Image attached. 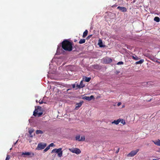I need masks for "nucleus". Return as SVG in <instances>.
<instances>
[{
	"instance_id": "nucleus-3",
	"label": "nucleus",
	"mask_w": 160,
	"mask_h": 160,
	"mask_svg": "<svg viewBox=\"0 0 160 160\" xmlns=\"http://www.w3.org/2000/svg\"><path fill=\"white\" fill-rule=\"evenodd\" d=\"M47 144L46 143L41 142L38 144V146L36 148V149L38 150H41L45 148Z\"/></svg>"
},
{
	"instance_id": "nucleus-22",
	"label": "nucleus",
	"mask_w": 160,
	"mask_h": 160,
	"mask_svg": "<svg viewBox=\"0 0 160 160\" xmlns=\"http://www.w3.org/2000/svg\"><path fill=\"white\" fill-rule=\"evenodd\" d=\"M85 79L84 81L86 82H89V81H90V80L91 79V78H88V77H85Z\"/></svg>"
},
{
	"instance_id": "nucleus-35",
	"label": "nucleus",
	"mask_w": 160,
	"mask_h": 160,
	"mask_svg": "<svg viewBox=\"0 0 160 160\" xmlns=\"http://www.w3.org/2000/svg\"><path fill=\"white\" fill-rule=\"evenodd\" d=\"M75 84H73V85H72V88H75Z\"/></svg>"
},
{
	"instance_id": "nucleus-1",
	"label": "nucleus",
	"mask_w": 160,
	"mask_h": 160,
	"mask_svg": "<svg viewBox=\"0 0 160 160\" xmlns=\"http://www.w3.org/2000/svg\"><path fill=\"white\" fill-rule=\"evenodd\" d=\"M62 47L64 50L70 52L72 50V43L68 40H65L62 42Z\"/></svg>"
},
{
	"instance_id": "nucleus-7",
	"label": "nucleus",
	"mask_w": 160,
	"mask_h": 160,
	"mask_svg": "<svg viewBox=\"0 0 160 160\" xmlns=\"http://www.w3.org/2000/svg\"><path fill=\"white\" fill-rule=\"evenodd\" d=\"M139 151V149H137L135 150L132 151L129 153L128 154V156L130 157H133Z\"/></svg>"
},
{
	"instance_id": "nucleus-32",
	"label": "nucleus",
	"mask_w": 160,
	"mask_h": 160,
	"mask_svg": "<svg viewBox=\"0 0 160 160\" xmlns=\"http://www.w3.org/2000/svg\"><path fill=\"white\" fill-rule=\"evenodd\" d=\"M55 148L53 149L52 151V152H51V153H54V152H56V150H55Z\"/></svg>"
},
{
	"instance_id": "nucleus-2",
	"label": "nucleus",
	"mask_w": 160,
	"mask_h": 160,
	"mask_svg": "<svg viewBox=\"0 0 160 160\" xmlns=\"http://www.w3.org/2000/svg\"><path fill=\"white\" fill-rule=\"evenodd\" d=\"M43 114L42 111H41V107L38 106L36 108L35 110L33 112V115L35 117H39L41 116Z\"/></svg>"
},
{
	"instance_id": "nucleus-33",
	"label": "nucleus",
	"mask_w": 160,
	"mask_h": 160,
	"mask_svg": "<svg viewBox=\"0 0 160 160\" xmlns=\"http://www.w3.org/2000/svg\"><path fill=\"white\" fill-rule=\"evenodd\" d=\"M119 148H118V150L116 151V153H118L119 151Z\"/></svg>"
},
{
	"instance_id": "nucleus-31",
	"label": "nucleus",
	"mask_w": 160,
	"mask_h": 160,
	"mask_svg": "<svg viewBox=\"0 0 160 160\" xmlns=\"http://www.w3.org/2000/svg\"><path fill=\"white\" fill-rule=\"evenodd\" d=\"M92 36V35H89V36H88L87 37V39H89Z\"/></svg>"
},
{
	"instance_id": "nucleus-39",
	"label": "nucleus",
	"mask_w": 160,
	"mask_h": 160,
	"mask_svg": "<svg viewBox=\"0 0 160 160\" xmlns=\"http://www.w3.org/2000/svg\"><path fill=\"white\" fill-rule=\"evenodd\" d=\"M96 67H98V65H96Z\"/></svg>"
},
{
	"instance_id": "nucleus-6",
	"label": "nucleus",
	"mask_w": 160,
	"mask_h": 160,
	"mask_svg": "<svg viewBox=\"0 0 160 160\" xmlns=\"http://www.w3.org/2000/svg\"><path fill=\"white\" fill-rule=\"evenodd\" d=\"M55 150H56V152L58 153V157H61L62 156V148H59L58 149L55 148Z\"/></svg>"
},
{
	"instance_id": "nucleus-13",
	"label": "nucleus",
	"mask_w": 160,
	"mask_h": 160,
	"mask_svg": "<svg viewBox=\"0 0 160 160\" xmlns=\"http://www.w3.org/2000/svg\"><path fill=\"white\" fill-rule=\"evenodd\" d=\"M83 102V101H82V102H80L79 103H76L75 108H80L82 106Z\"/></svg>"
},
{
	"instance_id": "nucleus-5",
	"label": "nucleus",
	"mask_w": 160,
	"mask_h": 160,
	"mask_svg": "<svg viewBox=\"0 0 160 160\" xmlns=\"http://www.w3.org/2000/svg\"><path fill=\"white\" fill-rule=\"evenodd\" d=\"M103 63L105 64H108L112 62V59L108 57H105L102 59Z\"/></svg>"
},
{
	"instance_id": "nucleus-37",
	"label": "nucleus",
	"mask_w": 160,
	"mask_h": 160,
	"mask_svg": "<svg viewBox=\"0 0 160 160\" xmlns=\"http://www.w3.org/2000/svg\"><path fill=\"white\" fill-rule=\"evenodd\" d=\"M124 107H125V106L124 105H123L122 106V108H124Z\"/></svg>"
},
{
	"instance_id": "nucleus-29",
	"label": "nucleus",
	"mask_w": 160,
	"mask_h": 160,
	"mask_svg": "<svg viewBox=\"0 0 160 160\" xmlns=\"http://www.w3.org/2000/svg\"><path fill=\"white\" fill-rule=\"evenodd\" d=\"M48 146L50 148V147H53L54 146V144H53V143H52L51 144H50Z\"/></svg>"
},
{
	"instance_id": "nucleus-25",
	"label": "nucleus",
	"mask_w": 160,
	"mask_h": 160,
	"mask_svg": "<svg viewBox=\"0 0 160 160\" xmlns=\"http://www.w3.org/2000/svg\"><path fill=\"white\" fill-rule=\"evenodd\" d=\"M50 149V148L48 146V147H46V148L44 150H43V151L44 152H47L48 150L49 149Z\"/></svg>"
},
{
	"instance_id": "nucleus-4",
	"label": "nucleus",
	"mask_w": 160,
	"mask_h": 160,
	"mask_svg": "<svg viewBox=\"0 0 160 160\" xmlns=\"http://www.w3.org/2000/svg\"><path fill=\"white\" fill-rule=\"evenodd\" d=\"M69 150L71 152L78 154L81 153V151L78 148H69Z\"/></svg>"
},
{
	"instance_id": "nucleus-8",
	"label": "nucleus",
	"mask_w": 160,
	"mask_h": 160,
	"mask_svg": "<svg viewBox=\"0 0 160 160\" xmlns=\"http://www.w3.org/2000/svg\"><path fill=\"white\" fill-rule=\"evenodd\" d=\"M75 138L76 140H78L79 141H82L85 140V136H83L80 137V136L79 135L76 136Z\"/></svg>"
},
{
	"instance_id": "nucleus-15",
	"label": "nucleus",
	"mask_w": 160,
	"mask_h": 160,
	"mask_svg": "<svg viewBox=\"0 0 160 160\" xmlns=\"http://www.w3.org/2000/svg\"><path fill=\"white\" fill-rule=\"evenodd\" d=\"M29 133L30 135V137H33L32 133L34 132V130L33 129H31L29 130Z\"/></svg>"
},
{
	"instance_id": "nucleus-23",
	"label": "nucleus",
	"mask_w": 160,
	"mask_h": 160,
	"mask_svg": "<svg viewBox=\"0 0 160 160\" xmlns=\"http://www.w3.org/2000/svg\"><path fill=\"white\" fill-rule=\"evenodd\" d=\"M154 20L157 22H159L160 21V18L158 17H156L154 18Z\"/></svg>"
},
{
	"instance_id": "nucleus-38",
	"label": "nucleus",
	"mask_w": 160,
	"mask_h": 160,
	"mask_svg": "<svg viewBox=\"0 0 160 160\" xmlns=\"http://www.w3.org/2000/svg\"><path fill=\"white\" fill-rule=\"evenodd\" d=\"M135 2V0H133V2Z\"/></svg>"
},
{
	"instance_id": "nucleus-34",
	"label": "nucleus",
	"mask_w": 160,
	"mask_h": 160,
	"mask_svg": "<svg viewBox=\"0 0 160 160\" xmlns=\"http://www.w3.org/2000/svg\"><path fill=\"white\" fill-rule=\"evenodd\" d=\"M121 104V102H119L117 104V105L118 106H119Z\"/></svg>"
},
{
	"instance_id": "nucleus-18",
	"label": "nucleus",
	"mask_w": 160,
	"mask_h": 160,
	"mask_svg": "<svg viewBox=\"0 0 160 160\" xmlns=\"http://www.w3.org/2000/svg\"><path fill=\"white\" fill-rule=\"evenodd\" d=\"M85 86V85L83 84V82L82 81L80 83V85L78 86L79 88H82Z\"/></svg>"
},
{
	"instance_id": "nucleus-11",
	"label": "nucleus",
	"mask_w": 160,
	"mask_h": 160,
	"mask_svg": "<svg viewBox=\"0 0 160 160\" xmlns=\"http://www.w3.org/2000/svg\"><path fill=\"white\" fill-rule=\"evenodd\" d=\"M32 154V153L31 152H22V155L23 156V157H26V156H30Z\"/></svg>"
},
{
	"instance_id": "nucleus-28",
	"label": "nucleus",
	"mask_w": 160,
	"mask_h": 160,
	"mask_svg": "<svg viewBox=\"0 0 160 160\" xmlns=\"http://www.w3.org/2000/svg\"><path fill=\"white\" fill-rule=\"evenodd\" d=\"M123 64V62L122 61H121V62H118L117 63V64L118 65H121V64Z\"/></svg>"
},
{
	"instance_id": "nucleus-12",
	"label": "nucleus",
	"mask_w": 160,
	"mask_h": 160,
	"mask_svg": "<svg viewBox=\"0 0 160 160\" xmlns=\"http://www.w3.org/2000/svg\"><path fill=\"white\" fill-rule=\"evenodd\" d=\"M152 142L156 145L160 146V140L159 139H158V140L156 141L152 140Z\"/></svg>"
},
{
	"instance_id": "nucleus-21",
	"label": "nucleus",
	"mask_w": 160,
	"mask_h": 160,
	"mask_svg": "<svg viewBox=\"0 0 160 160\" xmlns=\"http://www.w3.org/2000/svg\"><path fill=\"white\" fill-rule=\"evenodd\" d=\"M144 62V60L143 59H141L140 60V61L137 62H135V64H142V63H143Z\"/></svg>"
},
{
	"instance_id": "nucleus-24",
	"label": "nucleus",
	"mask_w": 160,
	"mask_h": 160,
	"mask_svg": "<svg viewBox=\"0 0 160 160\" xmlns=\"http://www.w3.org/2000/svg\"><path fill=\"white\" fill-rule=\"evenodd\" d=\"M132 57L133 59L135 60H138L139 59V58L136 56H132Z\"/></svg>"
},
{
	"instance_id": "nucleus-20",
	"label": "nucleus",
	"mask_w": 160,
	"mask_h": 160,
	"mask_svg": "<svg viewBox=\"0 0 160 160\" xmlns=\"http://www.w3.org/2000/svg\"><path fill=\"white\" fill-rule=\"evenodd\" d=\"M36 133L37 134H42L43 133V132L42 130H37L36 131Z\"/></svg>"
},
{
	"instance_id": "nucleus-27",
	"label": "nucleus",
	"mask_w": 160,
	"mask_h": 160,
	"mask_svg": "<svg viewBox=\"0 0 160 160\" xmlns=\"http://www.w3.org/2000/svg\"><path fill=\"white\" fill-rule=\"evenodd\" d=\"M10 158V156L8 155H7V157L6 158L5 160H9Z\"/></svg>"
},
{
	"instance_id": "nucleus-19",
	"label": "nucleus",
	"mask_w": 160,
	"mask_h": 160,
	"mask_svg": "<svg viewBox=\"0 0 160 160\" xmlns=\"http://www.w3.org/2000/svg\"><path fill=\"white\" fill-rule=\"evenodd\" d=\"M86 40L84 39H81L79 41V44H81L82 43H84L85 42Z\"/></svg>"
},
{
	"instance_id": "nucleus-36",
	"label": "nucleus",
	"mask_w": 160,
	"mask_h": 160,
	"mask_svg": "<svg viewBox=\"0 0 160 160\" xmlns=\"http://www.w3.org/2000/svg\"><path fill=\"white\" fill-rule=\"evenodd\" d=\"M17 141H16V142L14 143V145H15V144H16V143H17Z\"/></svg>"
},
{
	"instance_id": "nucleus-17",
	"label": "nucleus",
	"mask_w": 160,
	"mask_h": 160,
	"mask_svg": "<svg viewBox=\"0 0 160 160\" xmlns=\"http://www.w3.org/2000/svg\"><path fill=\"white\" fill-rule=\"evenodd\" d=\"M98 45L100 47H104V46L102 45V42L101 40H99Z\"/></svg>"
},
{
	"instance_id": "nucleus-16",
	"label": "nucleus",
	"mask_w": 160,
	"mask_h": 160,
	"mask_svg": "<svg viewBox=\"0 0 160 160\" xmlns=\"http://www.w3.org/2000/svg\"><path fill=\"white\" fill-rule=\"evenodd\" d=\"M88 31L87 30H86L83 33V34L82 35L83 38H85L88 35Z\"/></svg>"
},
{
	"instance_id": "nucleus-26",
	"label": "nucleus",
	"mask_w": 160,
	"mask_h": 160,
	"mask_svg": "<svg viewBox=\"0 0 160 160\" xmlns=\"http://www.w3.org/2000/svg\"><path fill=\"white\" fill-rule=\"evenodd\" d=\"M121 122V123H122V124H125V121L123 119H121V121L120 122Z\"/></svg>"
},
{
	"instance_id": "nucleus-40",
	"label": "nucleus",
	"mask_w": 160,
	"mask_h": 160,
	"mask_svg": "<svg viewBox=\"0 0 160 160\" xmlns=\"http://www.w3.org/2000/svg\"><path fill=\"white\" fill-rule=\"evenodd\" d=\"M32 155H34V154L33 153H32Z\"/></svg>"
},
{
	"instance_id": "nucleus-30",
	"label": "nucleus",
	"mask_w": 160,
	"mask_h": 160,
	"mask_svg": "<svg viewBox=\"0 0 160 160\" xmlns=\"http://www.w3.org/2000/svg\"><path fill=\"white\" fill-rule=\"evenodd\" d=\"M39 103L40 104H42L43 103V100H40L39 101Z\"/></svg>"
},
{
	"instance_id": "nucleus-10",
	"label": "nucleus",
	"mask_w": 160,
	"mask_h": 160,
	"mask_svg": "<svg viewBox=\"0 0 160 160\" xmlns=\"http://www.w3.org/2000/svg\"><path fill=\"white\" fill-rule=\"evenodd\" d=\"M94 98V96L93 95H91L90 97L84 96L82 98L83 99L86 100L88 101H91L92 99Z\"/></svg>"
},
{
	"instance_id": "nucleus-9",
	"label": "nucleus",
	"mask_w": 160,
	"mask_h": 160,
	"mask_svg": "<svg viewBox=\"0 0 160 160\" xmlns=\"http://www.w3.org/2000/svg\"><path fill=\"white\" fill-rule=\"evenodd\" d=\"M117 9L120 11L122 12H126L127 11V8L125 7H123L118 6V7Z\"/></svg>"
},
{
	"instance_id": "nucleus-14",
	"label": "nucleus",
	"mask_w": 160,
	"mask_h": 160,
	"mask_svg": "<svg viewBox=\"0 0 160 160\" xmlns=\"http://www.w3.org/2000/svg\"><path fill=\"white\" fill-rule=\"evenodd\" d=\"M121 119H119L117 120H114L113 122H112V123H114L116 125H118L121 122Z\"/></svg>"
}]
</instances>
